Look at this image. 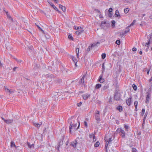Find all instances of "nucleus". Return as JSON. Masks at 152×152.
I'll return each mask as SVG.
<instances>
[{
  "label": "nucleus",
  "instance_id": "0eeeda50",
  "mask_svg": "<svg viewBox=\"0 0 152 152\" xmlns=\"http://www.w3.org/2000/svg\"><path fill=\"white\" fill-rule=\"evenodd\" d=\"M108 85L104 86L101 88V92L102 93H104L106 91L107 89L109 88Z\"/></svg>",
  "mask_w": 152,
  "mask_h": 152
},
{
  "label": "nucleus",
  "instance_id": "f257e3e1",
  "mask_svg": "<svg viewBox=\"0 0 152 152\" xmlns=\"http://www.w3.org/2000/svg\"><path fill=\"white\" fill-rule=\"evenodd\" d=\"M71 119H69V122L70 125L69 126V132L71 134L72 133V130L73 129L75 131L78 129L80 126V123L79 122H78V125L77 127L76 128L77 125V123H75V121L74 120H72L71 121Z\"/></svg>",
  "mask_w": 152,
  "mask_h": 152
},
{
  "label": "nucleus",
  "instance_id": "680f3d73",
  "mask_svg": "<svg viewBox=\"0 0 152 152\" xmlns=\"http://www.w3.org/2000/svg\"><path fill=\"white\" fill-rule=\"evenodd\" d=\"M82 102H80L79 103H78L77 104V106L79 107H80L81 106V105L82 104Z\"/></svg>",
  "mask_w": 152,
  "mask_h": 152
},
{
  "label": "nucleus",
  "instance_id": "a19ab883",
  "mask_svg": "<svg viewBox=\"0 0 152 152\" xmlns=\"http://www.w3.org/2000/svg\"><path fill=\"white\" fill-rule=\"evenodd\" d=\"M150 70V68L149 69H148V70H147L146 69H145L144 71L145 72H147V74L148 75Z\"/></svg>",
  "mask_w": 152,
  "mask_h": 152
},
{
  "label": "nucleus",
  "instance_id": "5701e85b",
  "mask_svg": "<svg viewBox=\"0 0 152 152\" xmlns=\"http://www.w3.org/2000/svg\"><path fill=\"white\" fill-rule=\"evenodd\" d=\"M95 119L98 121H100V116L99 115L95 114Z\"/></svg>",
  "mask_w": 152,
  "mask_h": 152
},
{
  "label": "nucleus",
  "instance_id": "864d4df0",
  "mask_svg": "<svg viewBox=\"0 0 152 152\" xmlns=\"http://www.w3.org/2000/svg\"><path fill=\"white\" fill-rule=\"evenodd\" d=\"M132 151L133 152H136L137 151V149L135 148H132Z\"/></svg>",
  "mask_w": 152,
  "mask_h": 152
},
{
  "label": "nucleus",
  "instance_id": "de8ad7c7",
  "mask_svg": "<svg viewBox=\"0 0 152 152\" xmlns=\"http://www.w3.org/2000/svg\"><path fill=\"white\" fill-rule=\"evenodd\" d=\"M92 49V48H91V46H88V48L87 49V51L89 52L90 50L91 49Z\"/></svg>",
  "mask_w": 152,
  "mask_h": 152
},
{
  "label": "nucleus",
  "instance_id": "58836bf2",
  "mask_svg": "<svg viewBox=\"0 0 152 152\" xmlns=\"http://www.w3.org/2000/svg\"><path fill=\"white\" fill-rule=\"evenodd\" d=\"M145 109L144 108H143L142 110V112H141V115L142 116H143L145 112Z\"/></svg>",
  "mask_w": 152,
  "mask_h": 152
},
{
  "label": "nucleus",
  "instance_id": "f704fd0d",
  "mask_svg": "<svg viewBox=\"0 0 152 152\" xmlns=\"http://www.w3.org/2000/svg\"><path fill=\"white\" fill-rule=\"evenodd\" d=\"M129 11V9L128 8H126L124 9V12L125 14H126Z\"/></svg>",
  "mask_w": 152,
  "mask_h": 152
},
{
  "label": "nucleus",
  "instance_id": "ddd939ff",
  "mask_svg": "<svg viewBox=\"0 0 152 152\" xmlns=\"http://www.w3.org/2000/svg\"><path fill=\"white\" fill-rule=\"evenodd\" d=\"M75 28L76 30H77V31H79V32H80V33L81 34L83 31H84V30L83 29V27H81L78 26L77 27V28L76 27H75Z\"/></svg>",
  "mask_w": 152,
  "mask_h": 152
},
{
  "label": "nucleus",
  "instance_id": "a211bd4d",
  "mask_svg": "<svg viewBox=\"0 0 152 152\" xmlns=\"http://www.w3.org/2000/svg\"><path fill=\"white\" fill-rule=\"evenodd\" d=\"M150 95L149 93H148V94L146 95V100L145 102L148 104L149 102V101L150 99Z\"/></svg>",
  "mask_w": 152,
  "mask_h": 152
},
{
  "label": "nucleus",
  "instance_id": "423d86ee",
  "mask_svg": "<svg viewBox=\"0 0 152 152\" xmlns=\"http://www.w3.org/2000/svg\"><path fill=\"white\" fill-rule=\"evenodd\" d=\"M1 118L6 123L8 124L12 123L13 121V119L6 120L3 117H1Z\"/></svg>",
  "mask_w": 152,
  "mask_h": 152
},
{
  "label": "nucleus",
  "instance_id": "393cba45",
  "mask_svg": "<svg viewBox=\"0 0 152 152\" xmlns=\"http://www.w3.org/2000/svg\"><path fill=\"white\" fill-rule=\"evenodd\" d=\"M27 145L28 146V147L29 148H34V144H32L31 145L30 143L28 142H27Z\"/></svg>",
  "mask_w": 152,
  "mask_h": 152
},
{
  "label": "nucleus",
  "instance_id": "052dcab7",
  "mask_svg": "<svg viewBox=\"0 0 152 152\" xmlns=\"http://www.w3.org/2000/svg\"><path fill=\"white\" fill-rule=\"evenodd\" d=\"M10 94H12L14 93V91L12 90H10L9 91Z\"/></svg>",
  "mask_w": 152,
  "mask_h": 152
},
{
  "label": "nucleus",
  "instance_id": "4d7b16f0",
  "mask_svg": "<svg viewBox=\"0 0 152 152\" xmlns=\"http://www.w3.org/2000/svg\"><path fill=\"white\" fill-rule=\"evenodd\" d=\"M68 38L72 40L73 39L71 35H69L68 36Z\"/></svg>",
  "mask_w": 152,
  "mask_h": 152
},
{
  "label": "nucleus",
  "instance_id": "2eb2a0df",
  "mask_svg": "<svg viewBox=\"0 0 152 152\" xmlns=\"http://www.w3.org/2000/svg\"><path fill=\"white\" fill-rule=\"evenodd\" d=\"M90 94H83V97L84 100H86L88 98L90 97Z\"/></svg>",
  "mask_w": 152,
  "mask_h": 152
},
{
  "label": "nucleus",
  "instance_id": "2f4dec72",
  "mask_svg": "<svg viewBox=\"0 0 152 152\" xmlns=\"http://www.w3.org/2000/svg\"><path fill=\"white\" fill-rule=\"evenodd\" d=\"M4 11L6 12V15L7 16V18H10L11 16H10V14L8 13V12L7 11H6L5 10H4Z\"/></svg>",
  "mask_w": 152,
  "mask_h": 152
},
{
  "label": "nucleus",
  "instance_id": "412c9836",
  "mask_svg": "<svg viewBox=\"0 0 152 152\" xmlns=\"http://www.w3.org/2000/svg\"><path fill=\"white\" fill-rule=\"evenodd\" d=\"M116 109L121 112L123 110V107L119 105L116 107Z\"/></svg>",
  "mask_w": 152,
  "mask_h": 152
},
{
  "label": "nucleus",
  "instance_id": "338daca9",
  "mask_svg": "<svg viewBox=\"0 0 152 152\" xmlns=\"http://www.w3.org/2000/svg\"><path fill=\"white\" fill-rule=\"evenodd\" d=\"M148 114V112H147V111H146V112H145V115H144V117H145V118H146L147 115Z\"/></svg>",
  "mask_w": 152,
  "mask_h": 152
},
{
  "label": "nucleus",
  "instance_id": "473e14b6",
  "mask_svg": "<svg viewBox=\"0 0 152 152\" xmlns=\"http://www.w3.org/2000/svg\"><path fill=\"white\" fill-rule=\"evenodd\" d=\"M124 127L126 130V131H128V130L129 128L128 126L126 124H124Z\"/></svg>",
  "mask_w": 152,
  "mask_h": 152
},
{
  "label": "nucleus",
  "instance_id": "7c9ffc66",
  "mask_svg": "<svg viewBox=\"0 0 152 152\" xmlns=\"http://www.w3.org/2000/svg\"><path fill=\"white\" fill-rule=\"evenodd\" d=\"M111 26L113 27H114L115 26V21L114 20H112L111 21Z\"/></svg>",
  "mask_w": 152,
  "mask_h": 152
},
{
  "label": "nucleus",
  "instance_id": "69168bd1",
  "mask_svg": "<svg viewBox=\"0 0 152 152\" xmlns=\"http://www.w3.org/2000/svg\"><path fill=\"white\" fill-rule=\"evenodd\" d=\"M76 34H77V35H79L81 33H80V32H79V31H77L76 32Z\"/></svg>",
  "mask_w": 152,
  "mask_h": 152
},
{
  "label": "nucleus",
  "instance_id": "1a4fd4ad",
  "mask_svg": "<svg viewBox=\"0 0 152 152\" xmlns=\"http://www.w3.org/2000/svg\"><path fill=\"white\" fill-rule=\"evenodd\" d=\"M108 135L109 137L107 140H105L106 142H107L108 143H110L112 140V139L113 135L110 134H109Z\"/></svg>",
  "mask_w": 152,
  "mask_h": 152
},
{
  "label": "nucleus",
  "instance_id": "f03ea898",
  "mask_svg": "<svg viewBox=\"0 0 152 152\" xmlns=\"http://www.w3.org/2000/svg\"><path fill=\"white\" fill-rule=\"evenodd\" d=\"M148 39V42L145 44V45L148 47V46L150 44L152 43V34H151L149 35L147 37Z\"/></svg>",
  "mask_w": 152,
  "mask_h": 152
},
{
  "label": "nucleus",
  "instance_id": "72a5a7b5",
  "mask_svg": "<svg viewBox=\"0 0 152 152\" xmlns=\"http://www.w3.org/2000/svg\"><path fill=\"white\" fill-rule=\"evenodd\" d=\"M102 59H103L106 57V54L105 53H103L101 55Z\"/></svg>",
  "mask_w": 152,
  "mask_h": 152
},
{
  "label": "nucleus",
  "instance_id": "6e6d98bb",
  "mask_svg": "<svg viewBox=\"0 0 152 152\" xmlns=\"http://www.w3.org/2000/svg\"><path fill=\"white\" fill-rule=\"evenodd\" d=\"M113 11V9L112 8H110L108 10V13H112Z\"/></svg>",
  "mask_w": 152,
  "mask_h": 152
},
{
  "label": "nucleus",
  "instance_id": "ea45409f",
  "mask_svg": "<svg viewBox=\"0 0 152 152\" xmlns=\"http://www.w3.org/2000/svg\"><path fill=\"white\" fill-rule=\"evenodd\" d=\"M78 47V46H77V48H76L75 50V51L76 53H79V48Z\"/></svg>",
  "mask_w": 152,
  "mask_h": 152
},
{
  "label": "nucleus",
  "instance_id": "a878e982",
  "mask_svg": "<svg viewBox=\"0 0 152 152\" xmlns=\"http://www.w3.org/2000/svg\"><path fill=\"white\" fill-rule=\"evenodd\" d=\"M101 84L99 83L97 84L95 86V88L96 89H98L101 88Z\"/></svg>",
  "mask_w": 152,
  "mask_h": 152
},
{
  "label": "nucleus",
  "instance_id": "37998d69",
  "mask_svg": "<svg viewBox=\"0 0 152 152\" xmlns=\"http://www.w3.org/2000/svg\"><path fill=\"white\" fill-rule=\"evenodd\" d=\"M93 142H95L96 141V139L94 135L93 136H92Z\"/></svg>",
  "mask_w": 152,
  "mask_h": 152
},
{
  "label": "nucleus",
  "instance_id": "4c0bfd02",
  "mask_svg": "<svg viewBox=\"0 0 152 152\" xmlns=\"http://www.w3.org/2000/svg\"><path fill=\"white\" fill-rule=\"evenodd\" d=\"M122 129L121 128H118L116 130L117 132L119 133V134L121 132V130H122Z\"/></svg>",
  "mask_w": 152,
  "mask_h": 152
},
{
  "label": "nucleus",
  "instance_id": "f3484780",
  "mask_svg": "<svg viewBox=\"0 0 152 152\" xmlns=\"http://www.w3.org/2000/svg\"><path fill=\"white\" fill-rule=\"evenodd\" d=\"M113 85L116 87H118V82L117 80L116 79H115L113 81Z\"/></svg>",
  "mask_w": 152,
  "mask_h": 152
},
{
  "label": "nucleus",
  "instance_id": "6e6552de",
  "mask_svg": "<svg viewBox=\"0 0 152 152\" xmlns=\"http://www.w3.org/2000/svg\"><path fill=\"white\" fill-rule=\"evenodd\" d=\"M45 77L49 80H50L52 78H54V76L53 74H48L45 75Z\"/></svg>",
  "mask_w": 152,
  "mask_h": 152
},
{
  "label": "nucleus",
  "instance_id": "49530a36",
  "mask_svg": "<svg viewBox=\"0 0 152 152\" xmlns=\"http://www.w3.org/2000/svg\"><path fill=\"white\" fill-rule=\"evenodd\" d=\"M45 37L46 38L48 39H49L50 38V36L47 34H45Z\"/></svg>",
  "mask_w": 152,
  "mask_h": 152
},
{
  "label": "nucleus",
  "instance_id": "6ab92c4d",
  "mask_svg": "<svg viewBox=\"0 0 152 152\" xmlns=\"http://www.w3.org/2000/svg\"><path fill=\"white\" fill-rule=\"evenodd\" d=\"M42 122H40L39 123H34V126L38 128L40 127V126L42 125Z\"/></svg>",
  "mask_w": 152,
  "mask_h": 152
},
{
  "label": "nucleus",
  "instance_id": "bb28decb",
  "mask_svg": "<svg viewBox=\"0 0 152 152\" xmlns=\"http://www.w3.org/2000/svg\"><path fill=\"white\" fill-rule=\"evenodd\" d=\"M11 146L12 147H15L16 148V146L15 145V143L14 142L11 141Z\"/></svg>",
  "mask_w": 152,
  "mask_h": 152
},
{
  "label": "nucleus",
  "instance_id": "4be33fe9",
  "mask_svg": "<svg viewBox=\"0 0 152 152\" xmlns=\"http://www.w3.org/2000/svg\"><path fill=\"white\" fill-rule=\"evenodd\" d=\"M61 71L62 72L65 73L66 72V73L68 72L69 70L62 66L61 68Z\"/></svg>",
  "mask_w": 152,
  "mask_h": 152
},
{
  "label": "nucleus",
  "instance_id": "09e8293b",
  "mask_svg": "<svg viewBox=\"0 0 152 152\" xmlns=\"http://www.w3.org/2000/svg\"><path fill=\"white\" fill-rule=\"evenodd\" d=\"M135 22H136V20H134L133 22L131 24L130 26H133L134 25V24Z\"/></svg>",
  "mask_w": 152,
  "mask_h": 152
},
{
  "label": "nucleus",
  "instance_id": "e2e57ef3",
  "mask_svg": "<svg viewBox=\"0 0 152 152\" xmlns=\"http://www.w3.org/2000/svg\"><path fill=\"white\" fill-rule=\"evenodd\" d=\"M102 68L103 69V70L104 71V63H103L102 66Z\"/></svg>",
  "mask_w": 152,
  "mask_h": 152
},
{
  "label": "nucleus",
  "instance_id": "9b49d317",
  "mask_svg": "<svg viewBox=\"0 0 152 152\" xmlns=\"http://www.w3.org/2000/svg\"><path fill=\"white\" fill-rule=\"evenodd\" d=\"M104 79L103 78V75L102 74H101L99 76L98 79V81L100 83H102L104 81Z\"/></svg>",
  "mask_w": 152,
  "mask_h": 152
},
{
  "label": "nucleus",
  "instance_id": "aec40b11",
  "mask_svg": "<svg viewBox=\"0 0 152 152\" xmlns=\"http://www.w3.org/2000/svg\"><path fill=\"white\" fill-rule=\"evenodd\" d=\"M131 99L132 98L131 97L126 100V103L128 106H129L131 105Z\"/></svg>",
  "mask_w": 152,
  "mask_h": 152
},
{
  "label": "nucleus",
  "instance_id": "bf43d9fd",
  "mask_svg": "<svg viewBox=\"0 0 152 152\" xmlns=\"http://www.w3.org/2000/svg\"><path fill=\"white\" fill-rule=\"evenodd\" d=\"M108 144H109V143L107 142H106V144H105V149H107V148Z\"/></svg>",
  "mask_w": 152,
  "mask_h": 152
},
{
  "label": "nucleus",
  "instance_id": "13d9d810",
  "mask_svg": "<svg viewBox=\"0 0 152 152\" xmlns=\"http://www.w3.org/2000/svg\"><path fill=\"white\" fill-rule=\"evenodd\" d=\"M127 33V32H126V31H125L124 32H123V33H122V34H121V35H122V36H124V35L126 34Z\"/></svg>",
  "mask_w": 152,
  "mask_h": 152
},
{
  "label": "nucleus",
  "instance_id": "8fccbe9b",
  "mask_svg": "<svg viewBox=\"0 0 152 152\" xmlns=\"http://www.w3.org/2000/svg\"><path fill=\"white\" fill-rule=\"evenodd\" d=\"M96 45H96V43H94L92 44L91 45V48H92L93 47H94V46H96Z\"/></svg>",
  "mask_w": 152,
  "mask_h": 152
},
{
  "label": "nucleus",
  "instance_id": "603ef678",
  "mask_svg": "<svg viewBox=\"0 0 152 152\" xmlns=\"http://www.w3.org/2000/svg\"><path fill=\"white\" fill-rule=\"evenodd\" d=\"M84 126L86 128H87V127H88L87 123L86 121H84Z\"/></svg>",
  "mask_w": 152,
  "mask_h": 152
},
{
  "label": "nucleus",
  "instance_id": "c85d7f7f",
  "mask_svg": "<svg viewBox=\"0 0 152 152\" xmlns=\"http://www.w3.org/2000/svg\"><path fill=\"white\" fill-rule=\"evenodd\" d=\"M132 87L134 91H136L137 89V87L134 84L132 85Z\"/></svg>",
  "mask_w": 152,
  "mask_h": 152
},
{
  "label": "nucleus",
  "instance_id": "cd10ccee",
  "mask_svg": "<svg viewBox=\"0 0 152 152\" xmlns=\"http://www.w3.org/2000/svg\"><path fill=\"white\" fill-rule=\"evenodd\" d=\"M41 104L42 105H43V106H44L47 104V102L45 101H41Z\"/></svg>",
  "mask_w": 152,
  "mask_h": 152
},
{
  "label": "nucleus",
  "instance_id": "a18cd8bd",
  "mask_svg": "<svg viewBox=\"0 0 152 152\" xmlns=\"http://www.w3.org/2000/svg\"><path fill=\"white\" fill-rule=\"evenodd\" d=\"M130 26H129L128 27H127L126 28V30H125V31H126V32L128 33V32H129V27Z\"/></svg>",
  "mask_w": 152,
  "mask_h": 152
},
{
  "label": "nucleus",
  "instance_id": "774afa93",
  "mask_svg": "<svg viewBox=\"0 0 152 152\" xmlns=\"http://www.w3.org/2000/svg\"><path fill=\"white\" fill-rule=\"evenodd\" d=\"M17 68H18V67H14L13 69V71L15 72V71L16 70V69H17Z\"/></svg>",
  "mask_w": 152,
  "mask_h": 152
},
{
  "label": "nucleus",
  "instance_id": "c03bdc74",
  "mask_svg": "<svg viewBox=\"0 0 152 152\" xmlns=\"http://www.w3.org/2000/svg\"><path fill=\"white\" fill-rule=\"evenodd\" d=\"M94 11H96V12L98 13L99 14H101V12L98 9H95L94 10Z\"/></svg>",
  "mask_w": 152,
  "mask_h": 152
},
{
  "label": "nucleus",
  "instance_id": "4468645a",
  "mask_svg": "<svg viewBox=\"0 0 152 152\" xmlns=\"http://www.w3.org/2000/svg\"><path fill=\"white\" fill-rule=\"evenodd\" d=\"M119 134L123 138H124L125 137V132L124 131L123 129H122V130H121V132Z\"/></svg>",
  "mask_w": 152,
  "mask_h": 152
},
{
  "label": "nucleus",
  "instance_id": "79ce46f5",
  "mask_svg": "<svg viewBox=\"0 0 152 152\" xmlns=\"http://www.w3.org/2000/svg\"><path fill=\"white\" fill-rule=\"evenodd\" d=\"M106 23V21H102L101 22V26H103V24H105Z\"/></svg>",
  "mask_w": 152,
  "mask_h": 152
},
{
  "label": "nucleus",
  "instance_id": "9d476101",
  "mask_svg": "<svg viewBox=\"0 0 152 152\" xmlns=\"http://www.w3.org/2000/svg\"><path fill=\"white\" fill-rule=\"evenodd\" d=\"M48 2L50 5V6L51 7H52L54 9H55L57 11L59 12L60 13V11L58 10V8L53 4L52 3L50 2V1H48Z\"/></svg>",
  "mask_w": 152,
  "mask_h": 152
},
{
  "label": "nucleus",
  "instance_id": "f8f14e48",
  "mask_svg": "<svg viewBox=\"0 0 152 152\" xmlns=\"http://www.w3.org/2000/svg\"><path fill=\"white\" fill-rule=\"evenodd\" d=\"M115 16V17L118 18V19L120 18L121 15L119 14V12L118 10H116Z\"/></svg>",
  "mask_w": 152,
  "mask_h": 152
},
{
  "label": "nucleus",
  "instance_id": "20e7f679",
  "mask_svg": "<svg viewBox=\"0 0 152 152\" xmlns=\"http://www.w3.org/2000/svg\"><path fill=\"white\" fill-rule=\"evenodd\" d=\"M82 139V138H79V137H77L75 142L74 145H73V143H72V146L74 148H76V145L77 144H82V142L81 141L80 139Z\"/></svg>",
  "mask_w": 152,
  "mask_h": 152
},
{
  "label": "nucleus",
  "instance_id": "dca6fc26",
  "mask_svg": "<svg viewBox=\"0 0 152 152\" xmlns=\"http://www.w3.org/2000/svg\"><path fill=\"white\" fill-rule=\"evenodd\" d=\"M72 58L75 64V65L76 66H77V60L76 59L75 57L74 56H72L71 57Z\"/></svg>",
  "mask_w": 152,
  "mask_h": 152
},
{
  "label": "nucleus",
  "instance_id": "7ed1b4c3",
  "mask_svg": "<svg viewBox=\"0 0 152 152\" xmlns=\"http://www.w3.org/2000/svg\"><path fill=\"white\" fill-rule=\"evenodd\" d=\"M86 75V74H84L81 78L79 80L78 85V86H81V87H83V86H85L86 84L85 83L84 79Z\"/></svg>",
  "mask_w": 152,
  "mask_h": 152
},
{
  "label": "nucleus",
  "instance_id": "39448f33",
  "mask_svg": "<svg viewBox=\"0 0 152 152\" xmlns=\"http://www.w3.org/2000/svg\"><path fill=\"white\" fill-rule=\"evenodd\" d=\"M114 99L116 100H119L121 99V94L118 92H115L114 95Z\"/></svg>",
  "mask_w": 152,
  "mask_h": 152
},
{
  "label": "nucleus",
  "instance_id": "c9c22d12",
  "mask_svg": "<svg viewBox=\"0 0 152 152\" xmlns=\"http://www.w3.org/2000/svg\"><path fill=\"white\" fill-rule=\"evenodd\" d=\"M118 45L120 44L121 42L120 39L117 40L115 42Z\"/></svg>",
  "mask_w": 152,
  "mask_h": 152
},
{
  "label": "nucleus",
  "instance_id": "e433bc0d",
  "mask_svg": "<svg viewBox=\"0 0 152 152\" xmlns=\"http://www.w3.org/2000/svg\"><path fill=\"white\" fill-rule=\"evenodd\" d=\"M37 26L39 30H41L42 32V33L44 34V31L42 29V28L40 27H39L38 25H37Z\"/></svg>",
  "mask_w": 152,
  "mask_h": 152
},
{
  "label": "nucleus",
  "instance_id": "3c124183",
  "mask_svg": "<svg viewBox=\"0 0 152 152\" xmlns=\"http://www.w3.org/2000/svg\"><path fill=\"white\" fill-rule=\"evenodd\" d=\"M134 106L137 107V104H138L137 101H135V102H134Z\"/></svg>",
  "mask_w": 152,
  "mask_h": 152
},
{
  "label": "nucleus",
  "instance_id": "c756f323",
  "mask_svg": "<svg viewBox=\"0 0 152 152\" xmlns=\"http://www.w3.org/2000/svg\"><path fill=\"white\" fill-rule=\"evenodd\" d=\"M99 145V142L98 141L94 144V146L96 147H98Z\"/></svg>",
  "mask_w": 152,
  "mask_h": 152
},
{
  "label": "nucleus",
  "instance_id": "5fc2aeb1",
  "mask_svg": "<svg viewBox=\"0 0 152 152\" xmlns=\"http://www.w3.org/2000/svg\"><path fill=\"white\" fill-rule=\"evenodd\" d=\"M108 15L110 18H111L113 14L112 13H108Z\"/></svg>",
  "mask_w": 152,
  "mask_h": 152
},
{
  "label": "nucleus",
  "instance_id": "0e129e2a",
  "mask_svg": "<svg viewBox=\"0 0 152 152\" xmlns=\"http://www.w3.org/2000/svg\"><path fill=\"white\" fill-rule=\"evenodd\" d=\"M132 51H135L137 50V49L135 48H133L132 49Z\"/></svg>",
  "mask_w": 152,
  "mask_h": 152
},
{
  "label": "nucleus",
  "instance_id": "b1692460",
  "mask_svg": "<svg viewBox=\"0 0 152 152\" xmlns=\"http://www.w3.org/2000/svg\"><path fill=\"white\" fill-rule=\"evenodd\" d=\"M59 7L60 8L61 10H62L64 12L65 11H66V8H65V7L63 6V5H61V4H59Z\"/></svg>",
  "mask_w": 152,
  "mask_h": 152
}]
</instances>
